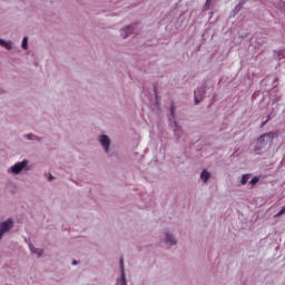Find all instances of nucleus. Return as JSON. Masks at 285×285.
Segmentation results:
<instances>
[{"instance_id":"obj_1","label":"nucleus","mask_w":285,"mask_h":285,"mask_svg":"<svg viewBox=\"0 0 285 285\" xmlns=\"http://www.w3.org/2000/svg\"><path fill=\"white\" fill-rule=\"evenodd\" d=\"M273 139H275V131L263 134L258 138L257 144L259 148H269L271 144H273Z\"/></svg>"},{"instance_id":"obj_2","label":"nucleus","mask_w":285,"mask_h":285,"mask_svg":"<svg viewBox=\"0 0 285 285\" xmlns=\"http://www.w3.org/2000/svg\"><path fill=\"white\" fill-rule=\"evenodd\" d=\"M12 226H14V222L12 220V218H9L8 220L1 223L0 239H2L3 235H6V233H9V230H10V228H12Z\"/></svg>"},{"instance_id":"obj_3","label":"nucleus","mask_w":285,"mask_h":285,"mask_svg":"<svg viewBox=\"0 0 285 285\" xmlns=\"http://www.w3.org/2000/svg\"><path fill=\"white\" fill-rule=\"evenodd\" d=\"M26 168H28V160H22L11 167V173H13V175H19V173H21V170H26Z\"/></svg>"},{"instance_id":"obj_4","label":"nucleus","mask_w":285,"mask_h":285,"mask_svg":"<svg viewBox=\"0 0 285 285\" xmlns=\"http://www.w3.org/2000/svg\"><path fill=\"white\" fill-rule=\"evenodd\" d=\"M99 141L105 150V153H108L109 148H110V138H108V136L102 135L99 138Z\"/></svg>"},{"instance_id":"obj_5","label":"nucleus","mask_w":285,"mask_h":285,"mask_svg":"<svg viewBox=\"0 0 285 285\" xmlns=\"http://www.w3.org/2000/svg\"><path fill=\"white\" fill-rule=\"evenodd\" d=\"M121 278L116 282V285H126V272L124 271V258H120Z\"/></svg>"},{"instance_id":"obj_6","label":"nucleus","mask_w":285,"mask_h":285,"mask_svg":"<svg viewBox=\"0 0 285 285\" xmlns=\"http://www.w3.org/2000/svg\"><path fill=\"white\" fill-rule=\"evenodd\" d=\"M132 28H135V26H128V27H125L124 29H121V37L124 39H127V37H129L130 32H132Z\"/></svg>"},{"instance_id":"obj_7","label":"nucleus","mask_w":285,"mask_h":285,"mask_svg":"<svg viewBox=\"0 0 285 285\" xmlns=\"http://www.w3.org/2000/svg\"><path fill=\"white\" fill-rule=\"evenodd\" d=\"M165 243L169 246H175V244H177V240L175 239V237H173V235L166 234Z\"/></svg>"},{"instance_id":"obj_8","label":"nucleus","mask_w":285,"mask_h":285,"mask_svg":"<svg viewBox=\"0 0 285 285\" xmlns=\"http://www.w3.org/2000/svg\"><path fill=\"white\" fill-rule=\"evenodd\" d=\"M200 179L204 181V184H206L208 181V179H210V173H208V170H203L200 174Z\"/></svg>"},{"instance_id":"obj_9","label":"nucleus","mask_w":285,"mask_h":285,"mask_svg":"<svg viewBox=\"0 0 285 285\" xmlns=\"http://www.w3.org/2000/svg\"><path fill=\"white\" fill-rule=\"evenodd\" d=\"M29 248L31 253H33L35 255H38V257H41L43 255V249L35 248V246L32 245H29Z\"/></svg>"},{"instance_id":"obj_10","label":"nucleus","mask_w":285,"mask_h":285,"mask_svg":"<svg viewBox=\"0 0 285 285\" xmlns=\"http://www.w3.org/2000/svg\"><path fill=\"white\" fill-rule=\"evenodd\" d=\"M0 46L6 48L7 50H12V42L11 41H6V40L0 39Z\"/></svg>"},{"instance_id":"obj_11","label":"nucleus","mask_w":285,"mask_h":285,"mask_svg":"<svg viewBox=\"0 0 285 285\" xmlns=\"http://www.w3.org/2000/svg\"><path fill=\"white\" fill-rule=\"evenodd\" d=\"M247 183H248V175L245 174V175L242 176L240 184L243 186H246Z\"/></svg>"},{"instance_id":"obj_12","label":"nucleus","mask_w":285,"mask_h":285,"mask_svg":"<svg viewBox=\"0 0 285 285\" xmlns=\"http://www.w3.org/2000/svg\"><path fill=\"white\" fill-rule=\"evenodd\" d=\"M22 48L23 50H28V37H24L22 40Z\"/></svg>"},{"instance_id":"obj_13","label":"nucleus","mask_w":285,"mask_h":285,"mask_svg":"<svg viewBox=\"0 0 285 285\" xmlns=\"http://www.w3.org/2000/svg\"><path fill=\"white\" fill-rule=\"evenodd\" d=\"M257 181H259V178L258 177H254L249 184H252V186H255V184H257Z\"/></svg>"},{"instance_id":"obj_14","label":"nucleus","mask_w":285,"mask_h":285,"mask_svg":"<svg viewBox=\"0 0 285 285\" xmlns=\"http://www.w3.org/2000/svg\"><path fill=\"white\" fill-rule=\"evenodd\" d=\"M209 7H210V0H207L205 3V10H208Z\"/></svg>"},{"instance_id":"obj_15","label":"nucleus","mask_w":285,"mask_h":285,"mask_svg":"<svg viewBox=\"0 0 285 285\" xmlns=\"http://www.w3.org/2000/svg\"><path fill=\"white\" fill-rule=\"evenodd\" d=\"M195 104H199V95L195 94Z\"/></svg>"},{"instance_id":"obj_16","label":"nucleus","mask_w":285,"mask_h":285,"mask_svg":"<svg viewBox=\"0 0 285 285\" xmlns=\"http://www.w3.org/2000/svg\"><path fill=\"white\" fill-rule=\"evenodd\" d=\"M170 112H171V117H175V107H171Z\"/></svg>"},{"instance_id":"obj_17","label":"nucleus","mask_w":285,"mask_h":285,"mask_svg":"<svg viewBox=\"0 0 285 285\" xmlns=\"http://www.w3.org/2000/svg\"><path fill=\"white\" fill-rule=\"evenodd\" d=\"M268 120H269V119L267 118L266 121H264V122L262 124V127H264L265 124H268Z\"/></svg>"},{"instance_id":"obj_18","label":"nucleus","mask_w":285,"mask_h":285,"mask_svg":"<svg viewBox=\"0 0 285 285\" xmlns=\"http://www.w3.org/2000/svg\"><path fill=\"white\" fill-rule=\"evenodd\" d=\"M200 92H204V87H202L200 90H198V95H199Z\"/></svg>"},{"instance_id":"obj_19","label":"nucleus","mask_w":285,"mask_h":285,"mask_svg":"<svg viewBox=\"0 0 285 285\" xmlns=\"http://www.w3.org/2000/svg\"><path fill=\"white\" fill-rule=\"evenodd\" d=\"M52 179H55V177H52V175L49 176V181H52Z\"/></svg>"},{"instance_id":"obj_20","label":"nucleus","mask_w":285,"mask_h":285,"mask_svg":"<svg viewBox=\"0 0 285 285\" xmlns=\"http://www.w3.org/2000/svg\"><path fill=\"white\" fill-rule=\"evenodd\" d=\"M72 265H73V266H77V261H73V262H72Z\"/></svg>"},{"instance_id":"obj_21","label":"nucleus","mask_w":285,"mask_h":285,"mask_svg":"<svg viewBox=\"0 0 285 285\" xmlns=\"http://www.w3.org/2000/svg\"><path fill=\"white\" fill-rule=\"evenodd\" d=\"M27 137H28V139H32V135H28Z\"/></svg>"}]
</instances>
